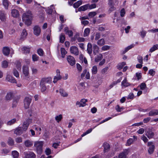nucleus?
Segmentation results:
<instances>
[{"instance_id":"ddd939ff","label":"nucleus","mask_w":158,"mask_h":158,"mask_svg":"<svg viewBox=\"0 0 158 158\" xmlns=\"http://www.w3.org/2000/svg\"><path fill=\"white\" fill-rule=\"evenodd\" d=\"M6 80L11 83H16V81L15 79L12 76L8 75L6 77Z\"/></svg>"},{"instance_id":"6e6552de","label":"nucleus","mask_w":158,"mask_h":158,"mask_svg":"<svg viewBox=\"0 0 158 158\" xmlns=\"http://www.w3.org/2000/svg\"><path fill=\"white\" fill-rule=\"evenodd\" d=\"M23 72L25 77V78L28 79L29 78V68L27 67L24 66L23 68Z\"/></svg>"},{"instance_id":"2eb2a0df","label":"nucleus","mask_w":158,"mask_h":158,"mask_svg":"<svg viewBox=\"0 0 158 158\" xmlns=\"http://www.w3.org/2000/svg\"><path fill=\"white\" fill-rule=\"evenodd\" d=\"M93 53L94 55H96L99 52V48L96 44H94L93 45Z\"/></svg>"},{"instance_id":"5701e85b","label":"nucleus","mask_w":158,"mask_h":158,"mask_svg":"<svg viewBox=\"0 0 158 158\" xmlns=\"http://www.w3.org/2000/svg\"><path fill=\"white\" fill-rule=\"evenodd\" d=\"M103 146L104 148V152H108L110 148V145L107 143H103Z\"/></svg>"},{"instance_id":"2f4dec72","label":"nucleus","mask_w":158,"mask_h":158,"mask_svg":"<svg viewBox=\"0 0 158 158\" xmlns=\"http://www.w3.org/2000/svg\"><path fill=\"white\" fill-rule=\"evenodd\" d=\"M82 1L81 0L78 1L74 3L73 6L74 8H77L82 4Z\"/></svg>"},{"instance_id":"c03bdc74","label":"nucleus","mask_w":158,"mask_h":158,"mask_svg":"<svg viewBox=\"0 0 158 158\" xmlns=\"http://www.w3.org/2000/svg\"><path fill=\"white\" fill-rule=\"evenodd\" d=\"M20 96H17L13 100V105L16 104L20 99Z\"/></svg>"},{"instance_id":"69168bd1","label":"nucleus","mask_w":158,"mask_h":158,"mask_svg":"<svg viewBox=\"0 0 158 158\" xmlns=\"http://www.w3.org/2000/svg\"><path fill=\"white\" fill-rule=\"evenodd\" d=\"M101 37V34L100 33L97 32L95 35V40H98Z\"/></svg>"},{"instance_id":"e433bc0d","label":"nucleus","mask_w":158,"mask_h":158,"mask_svg":"<svg viewBox=\"0 0 158 158\" xmlns=\"http://www.w3.org/2000/svg\"><path fill=\"white\" fill-rule=\"evenodd\" d=\"M3 4L6 9H8V6L9 5V3L8 0H4L3 1Z\"/></svg>"},{"instance_id":"9d476101","label":"nucleus","mask_w":158,"mask_h":158,"mask_svg":"<svg viewBox=\"0 0 158 158\" xmlns=\"http://www.w3.org/2000/svg\"><path fill=\"white\" fill-rule=\"evenodd\" d=\"M70 51L71 53L73 54L76 56L79 54V51L77 47L75 46H72L70 48Z\"/></svg>"},{"instance_id":"473e14b6","label":"nucleus","mask_w":158,"mask_h":158,"mask_svg":"<svg viewBox=\"0 0 158 158\" xmlns=\"http://www.w3.org/2000/svg\"><path fill=\"white\" fill-rule=\"evenodd\" d=\"M27 153L28 158H36V155L33 152H29Z\"/></svg>"},{"instance_id":"a19ab883","label":"nucleus","mask_w":158,"mask_h":158,"mask_svg":"<svg viewBox=\"0 0 158 158\" xmlns=\"http://www.w3.org/2000/svg\"><path fill=\"white\" fill-rule=\"evenodd\" d=\"M98 72L97 67L96 65H94L93 66L92 70V73L93 74H96Z\"/></svg>"},{"instance_id":"603ef678","label":"nucleus","mask_w":158,"mask_h":158,"mask_svg":"<svg viewBox=\"0 0 158 158\" xmlns=\"http://www.w3.org/2000/svg\"><path fill=\"white\" fill-rule=\"evenodd\" d=\"M37 53L40 56H43L44 54V51L41 48H39L38 50Z\"/></svg>"},{"instance_id":"9b49d317","label":"nucleus","mask_w":158,"mask_h":158,"mask_svg":"<svg viewBox=\"0 0 158 158\" xmlns=\"http://www.w3.org/2000/svg\"><path fill=\"white\" fill-rule=\"evenodd\" d=\"M67 60L71 66H73L75 64V60L74 58L71 56L69 55L68 56Z\"/></svg>"},{"instance_id":"3c124183","label":"nucleus","mask_w":158,"mask_h":158,"mask_svg":"<svg viewBox=\"0 0 158 158\" xmlns=\"http://www.w3.org/2000/svg\"><path fill=\"white\" fill-rule=\"evenodd\" d=\"M62 118V115L61 114H60L55 117V119L57 122L58 123L61 120Z\"/></svg>"},{"instance_id":"37998d69","label":"nucleus","mask_w":158,"mask_h":158,"mask_svg":"<svg viewBox=\"0 0 158 158\" xmlns=\"http://www.w3.org/2000/svg\"><path fill=\"white\" fill-rule=\"evenodd\" d=\"M126 64V63L125 62H123L120 64H119L117 66L118 69L119 70H121L123 67V66Z\"/></svg>"},{"instance_id":"a878e982","label":"nucleus","mask_w":158,"mask_h":158,"mask_svg":"<svg viewBox=\"0 0 158 158\" xmlns=\"http://www.w3.org/2000/svg\"><path fill=\"white\" fill-rule=\"evenodd\" d=\"M0 19L3 21L6 20V14L3 11H0Z\"/></svg>"},{"instance_id":"6e6d98bb","label":"nucleus","mask_w":158,"mask_h":158,"mask_svg":"<svg viewBox=\"0 0 158 158\" xmlns=\"http://www.w3.org/2000/svg\"><path fill=\"white\" fill-rule=\"evenodd\" d=\"M15 141L17 143H22L23 141L22 138L21 137H18L15 139Z\"/></svg>"},{"instance_id":"412c9836","label":"nucleus","mask_w":158,"mask_h":158,"mask_svg":"<svg viewBox=\"0 0 158 158\" xmlns=\"http://www.w3.org/2000/svg\"><path fill=\"white\" fill-rule=\"evenodd\" d=\"M158 115V110L157 109H154L151 110L148 113L149 116H153Z\"/></svg>"},{"instance_id":"f3484780","label":"nucleus","mask_w":158,"mask_h":158,"mask_svg":"<svg viewBox=\"0 0 158 158\" xmlns=\"http://www.w3.org/2000/svg\"><path fill=\"white\" fill-rule=\"evenodd\" d=\"M89 9L88 4H85L79 7L78 10L79 11H84Z\"/></svg>"},{"instance_id":"bf43d9fd","label":"nucleus","mask_w":158,"mask_h":158,"mask_svg":"<svg viewBox=\"0 0 158 158\" xmlns=\"http://www.w3.org/2000/svg\"><path fill=\"white\" fill-rule=\"evenodd\" d=\"M87 102V100L86 99H81L80 102L82 104V105L83 106V107L85 106L86 105V102Z\"/></svg>"},{"instance_id":"13d9d810","label":"nucleus","mask_w":158,"mask_h":158,"mask_svg":"<svg viewBox=\"0 0 158 158\" xmlns=\"http://www.w3.org/2000/svg\"><path fill=\"white\" fill-rule=\"evenodd\" d=\"M13 73L14 75L16 77H19V74L18 71L15 69H14L13 71Z\"/></svg>"},{"instance_id":"39448f33","label":"nucleus","mask_w":158,"mask_h":158,"mask_svg":"<svg viewBox=\"0 0 158 158\" xmlns=\"http://www.w3.org/2000/svg\"><path fill=\"white\" fill-rule=\"evenodd\" d=\"M52 79L51 78H42L40 81V85H45L47 84H49L51 82Z\"/></svg>"},{"instance_id":"8fccbe9b","label":"nucleus","mask_w":158,"mask_h":158,"mask_svg":"<svg viewBox=\"0 0 158 158\" xmlns=\"http://www.w3.org/2000/svg\"><path fill=\"white\" fill-rule=\"evenodd\" d=\"M108 69L109 67H106L105 68L102 69L101 71V73L102 74H106L107 72Z\"/></svg>"},{"instance_id":"f03ea898","label":"nucleus","mask_w":158,"mask_h":158,"mask_svg":"<svg viewBox=\"0 0 158 158\" xmlns=\"http://www.w3.org/2000/svg\"><path fill=\"white\" fill-rule=\"evenodd\" d=\"M44 143L42 141H37L34 143V147L37 153L41 154L43 152V146Z\"/></svg>"},{"instance_id":"de8ad7c7","label":"nucleus","mask_w":158,"mask_h":158,"mask_svg":"<svg viewBox=\"0 0 158 158\" xmlns=\"http://www.w3.org/2000/svg\"><path fill=\"white\" fill-rule=\"evenodd\" d=\"M88 6L89 9L90 10L95 8L96 7V4L95 3H93L91 4H88Z\"/></svg>"},{"instance_id":"09e8293b","label":"nucleus","mask_w":158,"mask_h":158,"mask_svg":"<svg viewBox=\"0 0 158 158\" xmlns=\"http://www.w3.org/2000/svg\"><path fill=\"white\" fill-rule=\"evenodd\" d=\"M2 66L3 68H6L8 66V63L6 60H4L2 62Z\"/></svg>"},{"instance_id":"58836bf2","label":"nucleus","mask_w":158,"mask_h":158,"mask_svg":"<svg viewBox=\"0 0 158 158\" xmlns=\"http://www.w3.org/2000/svg\"><path fill=\"white\" fill-rule=\"evenodd\" d=\"M65 40V36L63 34H61L60 37V42L61 43L64 42Z\"/></svg>"},{"instance_id":"c9c22d12","label":"nucleus","mask_w":158,"mask_h":158,"mask_svg":"<svg viewBox=\"0 0 158 158\" xmlns=\"http://www.w3.org/2000/svg\"><path fill=\"white\" fill-rule=\"evenodd\" d=\"M102 54H99L95 58V61L96 62H98L102 58Z\"/></svg>"},{"instance_id":"a211bd4d","label":"nucleus","mask_w":158,"mask_h":158,"mask_svg":"<svg viewBox=\"0 0 158 158\" xmlns=\"http://www.w3.org/2000/svg\"><path fill=\"white\" fill-rule=\"evenodd\" d=\"M24 144L26 147L29 148L31 147L33 145V143L31 140H27L24 141Z\"/></svg>"},{"instance_id":"f257e3e1","label":"nucleus","mask_w":158,"mask_h":158,"mask_svg":"<svg viewBox=\"0 0 158 158\" xmlns=\"http://www.w3.org/2000/svg\"><path fill=\"white\" fill-rule=\"evenodd\" d=\"M32 19V15L30 11H28L24 13L23 15V21L27 25H30L31 24V20Z\"/></svg>"},{"instance_id":"cd10ccee","label":"nucleus","mask_w":158,"mask_h":158,"mask_svg":"<svg viewBox=\"0 0 158 158\" xmlns=\"http://www.w3.org/2000/svg\"><path fill=\"white\" fill-rule=\"evenodd\" d=\"M17 121L16 118H14L7 121L6 124L8 126H11L15 123Z\"/></svg>"},{"instance_id":"6ab92c4d","label":"nucleus","mask_w":158,"mask_h":158,"mask_svg":"<svg viewBox=\"0 0 158 158\" xmlns=\"http://www.w3.org/2000/svg\"><path fill=\"white\" fill-rule=\"evenodd\" d=\"M27 31L25 29H24L21 34V39L22 40H24L26 38L27 36Z\"/></svg>"},{"instance_id":"052dcab7","label":"nucleus","mask_w":158,"mask_h":158,"mask_svg":"<svg viewBox=\"0 0 158 158\" xmlns=\"http://www.w3.org/2000/svg\"><path fill=\"white\" fill-rule=\"evenodd\" d=\"M34 129L37 131V132H36V134L37 135H39L40 134V131H41V128L35 127Z\"/></svg>"},{"instance_id":"0e129e2a","label":"nucleus","mask_w":158,"mask_h":158,"mask_svg":"<svg viewBox=\"0 0 158 158\" xmlns=\"http://www.w3.org/2000/svg\"><path fill=\"white\" fill-rule=\"evenodd\" d=\"M31 69L32 70V73L36 74L37 73L38 70L35 67L33 66L31 67Z\"/></svg>"},{"instance_id":"338daca9","label":"nucleus","mask_w":158,"mask_h":158,"mask_svg":"<svg viewBox=\"0 0 158 158\" xmlns=\"http://www.w3.org/2000/svg\"><path fill=\"white\" fill-rule=\"evenodd\" d=\"M115 109L117 112H121L122 110L123 109V108L120 107L118 105H117L115 107Z\"/></svg>"},{"instance_id":"20e7f679","label":"nucleus","mask_w":158,"mask_h":158,"mask_svg":"<svg viewBox=\"0 0 158 158\" xmlns=\"http://www.w3.org/2000/svg\"><path fill=\"white\" fill-rule=\"evenodd\" d=\"M31 122V119L28 118L23 123L22 127L23 131H25L27 129L29 124Z\"/></svg>"},{"instance_id":"1a4fd4ad","label":"nucleus","mask_w":158,"mask_h":158,"mask_svg":"<svg viewBox=\"0 0 158 158\" xmlns=\"http://www.w3.org/2000/svg\"><path fill=\"white\" fill-rule=\"evenodd\" d=\"M33 33L36 36H39L41 32L40 28L38 26H35L33 28Z\"/></svg>"},{"instance_id":"49530a36","label":"nucleus","mask_w":158,"mask_h":158,"mask_svg":"<svg viewBox=\"0 0 158 158\" xmlns=\"http://www.w3.org/2000/svg\"><path fill=\"white\" fill-rule=\"evenodd\" d=\"M61 52L62 55V58H64L65 55L67 53V52L65 50V49L64 48H61Z\"/></svg>"},{"instance_id":"4be33fe9","label":"nucleus","mask_w":158,"mask_h":158,"mask_svg":"<svg viewBox=\"0 0 158 158\" xmlns=\"http://www.w3.org/2000/svg\"><path fill=\"white\" fill-rule=\"evenodd\" d=\"M10 52V48L7 47H4L3 49V53L5 56H8Z\"/></svg>"},{"instance_id":"f704fd0d","label":"nucleus","mask_w":158,"mask_h":158,"mask_svg":"<svg viewBox=\"0 0 158 158\" xmlns=\"http://www.w3.org/2000/svg\"><path fill=\"white\" fill-rule=\"evenodd\" d=\"M97 44L99 46H102L105 44V41L103 39H101L98 40L97 42Z\"/></svg>"},{"instance_id":"72a5a7b5","label":"nucleus","mask_w":158,"mask_h":158,"mask_svg":"<svg viewBox=\"0 0 158 158\" xmlns=\"http://www.w3.org/2000/svg\"><path fill=\"white\" fill-rule=\"evenodd\" d=\"M122 85L125 87H127L130 85V84L129 83L126 78L122 82Z\"/></svg>"},{"instance_id":"c756f323","label":"nucleus","mask_w":158,"mask_h":158,"mask_svg":"<svg viewBox=\"0 0 158 158\" xmlns=\"http://www.w3.org/2000/svg\"><path fill=\"white\" fill-rule=\"evenodd\" d=\"M11 155L13 158H19V153L16 151H13L11 152Z\"/></svg>"},{"instance_id":"680f3d73","label":"nucleus","mask_w":158,"mask_h":158,"mask_svg":"<svg viewBox=\"0 0 158 158\" xmlns=\"http://www.w3.org/2000/svg\"><path fill=\"white\" fill-rule=\"evenodd\" d=\"M140 35L142 38H144L147 32L146 31L144 30H142L140 32Z\"/></svg>"},{"instance_id":"a18cd8bd","label":"nucleus","mask_w":158,"mask_h":158,"mask_svg":"<svg viewBox=\"0 0 158 158\" xmlns=\"http://www.w3.org/2000/svg\"><path fill=\"white\" fill-rule=\"evenodd\" d=\"M109 8L108 9V12L109 13H110L112 11L115 10V8L114 7V6L109 5Z\"/></svg>"},{"instance_id":"393cba45","label":"nucleus","mask_w":158,"mask_h":158,"mask_svg":"<svg viewBox=\"0 0 158 158\" xmlns=\"http://www.w3.org/2000/svg\"><path fill=\"white\" fill-rule=\"evenodd\" d=\"M118 3V2L117 0H108V5L114 6L117 5Z\"/></svg>"},{"instance_id":"7ed1b4c3","label":"nucleus","mask_w":158,"mask_h":158,"mask_svg":"<svg viewBox=\"0 0 158 158\" xmlns=\"http://www.w3.org/2000/svg\"><path fill=\"white\" fill-rule=\"evenodd\" d=\"M148 146L149 147L148 150V152L150 154H151L153 152L155 146L152 142H149L148 143Z\"/></svg>"},{"instance_id":"7c9ffc66","label":"nucleus","mask_w":158,"mask_h":158,"mask_svg":"<svg viewBox=\"0 0 158 158\" xmlns=\"http://www.w3.org/2000/svg\"><path fill=\"white\" fill-rule=\"evenodd\" d=\"M135 45L134 44H131V45L128 46L123 51L122 53L124 54L128 51L129 50L132 48Z\"/></svg>"},{"instance_id":"79ce46f5","label":"nucleus","mask_w":158,"mask_h":158,"mask_svg":"<svg viewBox=\"0 0 158 158\" xmlns=\"http://www.w3.org/2000/svg\"><path fill=\"white\" fill-rule=\"evenodd\" d=\"M157 49H158V44H156L154 45L152 48H151L149 50V51L150 52H152Z\"/></svg>"},{"instance_id":"864d4df0","label":"nucleus","mask_w":158,"mask_h":158,"mask_svg":"<svg viewBox=\"0 0 158 158\" xmlns=\"http://www.w3.org/2000/svg\"><path fill=\"white\" fill-rule=\"evenodd\" d=\"M140 89L141 90H144L147 87L146 85L144 83H142L140 85Z\"/></svg>"},{"instance_id":"ea45409f","label":"nucleus","mask_w":158,"mask_h":158,"mask_svg":"<svg viewBox=\"0 0 158 158\" xmlns=\"http://www.w3.org/2000/svg\"><path fill=\"white\" fill-rule=\"evenodd\" d=\"M7 142L8 144L10 146H13L14 144V140L11 137H9L8 138Z\"/></svg>"},{"instance_id":"dca6fc26","label":"nucleus","mask_w":158,"mask_h":158,"mask_svg":"<svg viewBox=\"0 0 158 158\" xmlns=\"http://www.w3.org/2000/svg\"><path fill=\"white\" fill-rule=\"evenodd\" d=\"M87 50L88 53L90 56L92 52V45L90 43L88 44Z\"/></svg>"},{"instance_id":"4c0bfd02","label":"nucleus","mask_w":158,"mask_h":158,"mask_svg":"<svg viewBox=\"0 0 158 158\" xmlns=\"http://www.w3.org/2000/svg\"><path fill=\"white\" fill-rule=\"evenodd\" d=\"M90 32V29L89 28L85 29L84 31V36L86 37L89 35Z\"/></svg>"},{"instance_id":"774afa93","label":"nucleus","mask_w":158,"mask_h":158,"mask_svg":"<svg viewBox=\"0 0 158 158\" xmlns=\"http://www.w3.org/2000/svg\"><path fill=\"white\" fill-rule=\"evenodd\" d=\"M40 86L41 88V90L42 92L45 91L46 89V87L45 85H40Z\"/></svg>"},{"instance_id":"b1692460","label":"nucleus","mask_w":158,"mask_h":158,"mask_svg":"<svg viewBox=\"0 0 158 158\" xmlns=\"http://www.w3.org/2000/svg\"><path fill=\"white\" fill-rule=\"evenodd\" d=\"M24 54L29 53L30 52V48L26 47H23L21 48Z\"/></svg>"},{"instance_id":"5fc2aeb1","label":"nucleus","mask_w":158,"mask_h":158,"mask_svg":"<svg viewBox=\"0 0 158 158\" xmlns=\"http://www.w3.org/2000/svg\"><path fill=\"white\" fill-rule=\"evenodd\" d=\"M32 59L33 61H37L38 60L39 57L36 54L33 55Z\"/></svg>"},{"instance_id":"0eeeda50","label":"nucleus","mask_w":158,"mask_h":158,"mask_svg":"<svg viewBox=\"0 0 158 158\" xmlns=\"http://www.w3.org/2000/svg\"><path fill=\"white\" fill-rule=\"evenodd\" d=\"M31 99L29 97H26L24 99V106L25 109H27L29 108L30 104L31 102Z\"/></svg>"},{"instance_id":"c85d7f7f","label":"nucleus","mask_w":158,"mask_h":158,"mask_svg":"<svg viewBox=\"0 0 158 158\" xmlns=\"http://www.w3.org/2000/svg\"><path fill=\"white\" fill-rule=\"evenodd\" d=\"M13 93L11 92L8 93L5 97V99L7 101H10L12 98Z\"/></svg>"},{"instance_id":"423d86ee","label":"nucleus","mask_w":158,"mask_h":158,"mask_svg":"<svg viewBox=\"0 0 158 158\" xmlns=\"http://www.w3.org/2000/svg\"><path fill=\"white\" fill-rule=\"evenodd\" d=\"M128 149H126L120 153L117 157L118 158H127V155L129 153Z\"/></svg>"},{"instance_id":"4d7b16f0","label":"nucleus","mask_w":158,"mask_h":158,"mask_svg":"<svg viewBox=\"0 0 158 158\" xmlns=\"http://www.w3.org/2000/svg\"><path fill=\"white\" fill-rule=\"evenodd\" d=\"M97 14V13L95 11H92L90 12L89 14L88 15L90 17H93L94 16Z\"/></svg>"},{"instance_id":"f8f14e48","label":"nucleus","mask_w":158,"mask_h":158,"mask_svg":"<svg viewBox=\"0 0 158 158\" xmlns=\"http://www.w3.org/2000/svg\"><path fill=\"white\" fill-rule=\"evenodd\" d=\"M14 134L17 135H21L23 133V128L21 127H18L15 129L14 130Z\"/></svg>"},{"instance_id":"bb28decb","label":"nucleus","mask_w":158,"mask_h":158,"mask_svg":"<svg viewBox=\"0 0 158 158\" xmlns=\"http://www.w3.org/2000/svg\"><path fill=\"white\" fill-rule=\"evenodd\" d=\"M59 92L61 96L63 97H67L68 96V94L63 89H60Z\"/></svg>"},{"instance_id":"aec40b11","label":"nucleus","mask_w":158,"mask_h":158,"mask_svg":"<svg viewBox=\"0 0 158 158\" xmlns=\"http://www.w3.org/2000/svg\"><path fill=\"white\" fill-rule=\"evenodd\" d=\"M12 15L14 17H17L19 15V13L18 10L15 9L12 10L11 12Z\"/></svg>"},{"instance_id":"4468645a","label":"nucleus","mask_w":158,"mask_h":158,"mask_svg":"<svg viewBox=\"0 0 158 158\" xmlns=\"http://www.w3.org/2000/svg\"><path fill=\"white\" fill-rule=\"evenodd\" d=\"M154 133L151 129H149L148 131L146 132L145 135L149 139H151L153 137Z\"/></svg>"},{"instance_id":"e2e57ef3","label":"nucleus","mask_w":158,"mask_h":158,"mask_svg":"<svg viewBox=\"0 0 158 158\" xmlns=\"http://www.w3.org/2000/svg\"><path fill=\"white\" fill-rule=\"evenodd\" d=\"M110 48V47L108 45H104L102 47V49L103 51H106Z\"/></svg>"}]
</instances>
